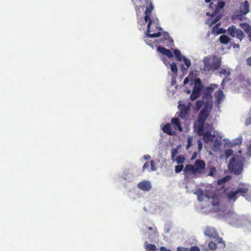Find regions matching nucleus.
Wrapping results in <instances>:
<instances>
[{"instance_id":"obj_1","label":"nucleus","mask_w":251,"mask_h":251,"mask_svg":"<svg viewBox=\"0 0 251 251\" xmlns=\"http://www.w3.org/2000/svg\"><path fill=\"white\" fill-rule=\"evenodd\" d=\"M198 133L202 136V139L205 143L214 141V150L218 151L222 144V138L216 136V131L212 125L208 124L199 123Z\"/></svg>"},{"instance_id":"obj_2","label":"nucleus","mask_w":251,"mask_h":251,"mask_svg":"<svg viewBox=\"0 0 251 251\" xmlns=\"http://www.w3.org/2000/svg\"><path fill=\"white\" fill-rule=\"evenodd\" d=\"M217 87L216 84H211L204 90L203 99L205 100V103L199 115L198 122L199 123H204L209 116L213 105L211 94Z\"/></svg>"},{"instance_id":"obj_3","label":"nucleus","mask_w":251,"mask_h":251,"mask_svg":"<svg viewBox=\"0 0 251 251\" xmlns=\"http://www.w3.org/2000/svg\"><path fill=\"white\" fill-rule=\"evenodd\" d=\"M213 205L217 207L216 210H215L216 212H218L219 215L224 217L229 224L237 227L242 226L243 218L242 216L238 215L231 209H228L226 207H223L215 203H213Z\"/></svg>"},{"instance_id":"obj_4","label":"nucleus","mask_w":251,"mask_h":251,"mask_svg":"<svg viewBox=\"0 0 251 251\" xmlns=\"http://www.w3.org/2000/svg\"><path fill=\"white\" fill-rule=\"evenodd\" d=\"M153 8V3L151 1H150L149 6H147V8L145 12V16L144 17V21L146 23L148 22V24L147 33L144 36V39L146 44L149 45L151 44V43L149 42V41H148V38H157L161 36L160 32H158L155 33H151V32L152 31L151 30V25L152 24L157 25H158L159 22L157 18L152 17L151 18H150V16Z\"/></svg>"},{"instance_id":"obj_5","label":"nucleus","mask_w":251,"mask_h":251,"mask_svg":"<svg viewBox=\"0 0 251 251\" xmlns=\"http://www.w3.org/2000/svg\"><path fill=\"white\" fill-rule=\"evenodd\" d=\"M205 168V163L201 159L196 160L193 165H186L183 170L184 172H191V174L196 177H201L203 174V171Z\"/></svg>"},{"instance_id":"obj_6","label":"nucleus","mask_w":251,"mask_h":251,"mask_svg":"<svg viewBox=\"0 0 251 251\" xmlns=\"http://www.w3.org/2000/svg\"><path fill=\"white\" fill-rule=\"evenodd\" d=\"M244 162L245 159L241 156L233 157L229 160L228 168L234 174L239 175L243 171Z\"/></svg>"},{"instance_id":"obj_7","label":"nucleus","mask_w":251,"mask_h":251,"mask_svg":"<svg viewBox=\"0 0 251 251\" xmlns=\"http://www.w3.org/2000/svg\"><path fill=\"white\" fill-rule=\"evenodd\" d=\"M204 66L202 70L204 72L214 71L221 66V60L217 57H205L203 58Z\"/></svg>"},{"instance_id":"obj_8","label":"nucleus","mask_w":251,"mask_h":251,"mask_svg":"<svg viewBox=\"0 0 251 251\" xmlns=\"http://www.w3.org/2000/svg\"><path fill=\"white\" fill-rule=\"evenodd\" d=\"M249 185H244V186L239 187L236 191L228 193L227 197L228 202L232 204L237 199L238 194H240L243 196L244 194L247 193L249 190Z\"/></svg>"},{"instance_id":"obj_9","label":"nucleus","mask_w":251,"mask_h":251,"mask_svg":"<svg viewBox=\"0 0 251 251\" xmlns=\"http://www.w3.org/2000/svg\"><path fill=\"white\" fill-rule=\"evenodd\" d=\"M202 88L203 86L200 78L196 79L194 84L193 91L190 95L191 100H195L200 96Z\"/></svg>"},{"instance_id":"obj_10","label":"nucleus","mask_w":251,"mask_h":251,"mask_svg":"<svg viewBox=\"0 0 251 251\" xmlns=\"http://www.w3.org/2000/svg\"><path fill=\"white\" fill-rule=\"evenodd\" d=\"M228 33L232 37H236L239 39L241 42L244 37V34L243 31L238 29L234 25L230 26L227 28Z\"/></svg>"},{"instance_id":"obj_11","label":"nucleus","mask_w":251,"mask_h":251,"mask_svg":"<svg viewBox=\"0 0 251 251\" xmlns=\"http://www.w3.org/2000/svg\"><path fill=\"white\" fill-rule=\"evenodd\" d=\"M138 187L144 191H150L151 184L150 181L143 180L138 184Z\"/></svg>"},{"instance_id":"obj_12","label":"nucleus","mask_w":251,"mask_h":251,"mask_svg":"<svg viewBox=\"0 0 251 251\" xmlns=\"http://www.w3.org/2000/svg\"><path fill=\"white\" fill-rule=\"evenodd\" d=\"M204 234L210 238H216L218 236V234L214 228L212 227H207L204 231Z\"/></svg>"},{"instance_id":"obj_13","label":"nucleus","mask_w":251,"mask_h":251,"mask_svg":"<svg viewBox=\"0 0 251 251\" xmlns=\"http://www.w3.org/2000/svg\"><path fill=\"white\" fill-rule=\"evenodd\" d=\"M215 97L217 99V107H220V104L225 99V95L221 90H219L215 94Z\"/></svg>"},{"instance_id":"obj_14","label":"nucleus","mask_w":251,"mask_h":251,"mask_svg":"<svg viewBox=\"0 0 251 251\" xmlns=\"http://www.w3.org/2000/svg\"><path fill=\"white\" fill-rule=\"evenodd\" d=\"M157 50L162 54L167 56L169 58H172L173 56V54L171 50L164 47L158 46L157 48Z\"/></svg>"},{"instance_id":"obj_15","label":"nucleus","mask_w":251,"mask_h":251,"mask_svg":"<svg viewBox=\"0 0 251 251\" xmlns=\"http://www.w3.org/2000/svg\"><path fill=\"white\" fill-rule=\"evenodd\" d=\"M194 194L197 195L198 201H204L205 199H208L206 194L201 189L197 190Z\"/></svg>"},{"instance_id":"obj_16","label":"nucleus","mask_w":251,"mask_h":251,"mask_svg":"<svg viewBox=\"0 0 251 251\" xmlns=\"http://www.w3.org/2000/svg\"><path fill=\"white\" fill-rule=\"evenodd\" d=\"M225 3L224 1H219L217 4L215 5L216 8L213 13L211 15L212 17L215 16L220 11V10L224 8Z\"/></svg>"},{"instance_id":"obj_17","label":"nucleus","mask_w":251,"mask_h":251,"mask_svg":"<svg viewBox=\"0 0 251 251\" xmlns=\"http://www.w3.org/2000/svg\"><path fill=\"white\" fill-rule=\"evenodd\" d=\"M220 25V24L219 23L212 28L211 30L212 34L216 33L217 34H220L226 32V29H223V28H218Z\"/></svg>"},{"instance_id":"obj_18","label":"nucleus","mask_w":251,"mask_h":251,"mask_svg":"<svg viewBox=\"0 0 251 251\" xmlns=\"http://www.w3.org/2000/svg\"><path fill=\"white\" fill-rule=\"evenodd\" d=\"M240 11L243 15H246L249 12V3L247 0L244 1Z\"/></svg>"},{"instance_id":"obj_19","label":"nucleus","mask_w":251,"mask_h":251,"mask_svg":"<svg viewBox=\"0 0 251 251\" xmlns=\"http://www.w3.org/2000/svg\"><path fill=\"white\" fill-rule=\"evenodd\" d=\"M172 123L174 125L175 129H178L180 132H181L182 131V128L181 126L179 120L178 118H173L172 119Z\"/></svg>"},{"instance_id":"obj_20","label":"nucleus","mask_w":251,"mask_h":251,"mask_svg":"<svg viewBox=\"0 0 251 251\" xmlns=\"http://www.w3.org/2000/svg\"><path fill=\"white\" fill-rule=\"evenodd\" d=\"M207 169L209 170V173L207 175V176L216 178L217 176V170L215 167L207 166Z\"/></svg>"},{"instance_id":"obj_21","label":"nucleus","mask_w":251,"mask_h":251,"mask_svg":"<svg viewBox=\"0 0 251 251\" xmlns=\"http://www.w3.org/2000/svg\"><path fill=\"white\" fill-rule=\"evenodd\" d=\"M240 26L249 37L251 34V26L247 23L241 24Z\"/></svg>"},{"instance_id":"obj_22","label":"nucleus","mask_w":251,"mask_h":251,"mask_svg":"<svg viewBox=\"0 0 251 251\" xmlns=\"http://www.w3.org/2000/svg\"><path fill=\"white\" fill-rule=\"evenodd\" d=\"M219 40L221 43L227 45L230 42L231 39L227 35L224 34L220 37Z\"/></svg>"},{"instance_id":"obj_23","label":"nucleus","mask_w":251,"mask_h":251,"mask_svg":"<svg viewBox=\"0 0 251 251\" xmlns=\"http://www.w3.org/2000/svg\"><path fill=\"white\" fill-rule=\"evenodd\" d=\"M189 110V107L183 106L182 108L180 109V112L178 116L182 118H184L188 114Z\"/></svg>"},{"instance_id":"obj_24","label":"nucleus","mask_w":251,"mask_h":251,"mask_svg":"<svg viewBox=\"0 0 251 251\" xmlns=\"http://www.w3.org/2000/svg\"><path fill=\"white\" fill-rule=\"evenodd\" d=\"M242 142V139L241 137H238L237 138L233 139L228 143L229 146H233L240 145Z\"/></svg>"},{"instance_id":"obj_25","label":"nucleus","mask_w":251,"mask_h":251,"mask_svg":"<svg viewBox=\"0 0 251 251\" xmlns=\"http://www.w3.org/2000/svg\"><path fill=\"white\" fill-rule=\"evenodd\" d=\"M144 246L146 251H156V248L154 244H149L146 242Z\"/></svg>"},{"instance_id":"obj_26","label":"nucleus","mask_w":251,"mask_h":251,"mask_svg":"<svg viewBox=\"0 0 251 251\" xmlns=\"http://www.w3.org/2000/svg\"><path fill=\"white\" fill-rule=\"evenodd\" d=\"M162 130L164 132H165L169 135H172L173 134V133L171 129V126H170V124H166L163 126Z\"/></svg>"},{"instance_id":"obj_27","label":"nucleus","mask_w":251,"mask_h":251,"mask_svg":"<svg viewBox=\"0 0 251 251\" xmlns=\"http://www.w3.org/2000/svg\"><path fill=\"white\" fill-rule=\"evenodd\" d=\"M174 54L175 57L179 61H181L182 57L184 56L182 55L180 51L177 49H175L174 51Z\"/></svg>"},{"instance_id":"obj_28","label":"nucleus","mask_w":251,"mask_h":251,"mask_svg":"<svg viewBox=\"0 0 251 251\" xmlns=\"http://www.w3.org/2000/svg\"><path fill=\"white\" fill-rule=\"evenodd\" d=\"M205 101H204V100H198L196 102V105L195 109L197 111L201 109V108L202 107L203 104L204 103L205 104Z\"/></svg>"},{"instance_id":"obj_29","label":"nucleus","mask_w":251,"mask_h":251,"mask_svg":"<svg viewBox=\"0 0 251 251\" xmlns=\"http://www.w3.org/2000/svg\"><path fill=\"white\" fill-rule=\"evenodd\" d=\"M230 179V177L228 176H226V177H223L218 180V184L219 185H222L224 184L226 181H228Z\"/></svg>"},{"instance_id":"obj_30","label":"nucleus","mask_w":251,"mask_h":251,"mask_svg":"<svg viewBox=\"0 0 251 251\" xmlns=\"http://www.w3.org/2000/svg\"><path fill=\"white\" fill-rule=\"evenodd\" d=\"M123 177L128 182H132L133 180V177L131 174L123 175Z\"/></svg>"},{"instance_id":"obj_31","label":"nucleus","mask_w":251,"mask_h":251,"mask_svg":"<svg viewBox=\"0 0 251 251\" xmlns=\"http://www.w3.org/2000/svg\"><path fill=\"white\" fill-rule=\"evenodd\" d=\"M182 60H183L185 65L186 66L187 68H189L191 65V61L188 58H186L185 56H183L182 57Z\"/></svg>"},{"instance_id":"obj_32","label":"nucleus","mask_w":251,"mask_h":251,"mask_svg":"<svg viewBox=\"0 0 251 251\" xmlns=\"http://www.w3.org/2000/svg\"><path fill=\"white\" fill-rule=\"evenodd\" d=\"M170 68L171 71L175 74H176L177 72V67L176 64L175 63H172L170 65Z\"/></svg>"},{"instance_id":"obj_33","label":"nucleus","mask_w":251,"mask_h":251,"mask_svg":"<svg viewBox=\"0 0 251 251\" xmlns=\"http://www.w3.org/2000/svg\"><path fill=\"white\" fill-rule=\"evenodd\" d=\"M233 151L230 149L226 150L225 151V154L226 158H228V157H229L233 154Z\"/></svg>"},{"instance_id":"obj_34","label":"nucleus","mask_w":251,"mask_h":251,"mask_svg":"<svg viewBox=\"0 0 251 251\" xmlns=\"http://www.w3.org/2000/svg\"><path fill=\"white\" fill-rule=\"evenodd\" d=\"M220 74L228 76L230 75V72L226 69H222L220 72Z\"/></svg>"},{"instance_id":"obj_35","label":"nucleus","mask_w":251,"mask_h":251,"mask_svg":"<svg viewBox=\"0 0 251 251\" xmlns=\"http://www.w3.org/2000/svg\"><path fill=\"white\" fill-rule=\"evenodd\" d=\"M192 141H193V137L192 136H189L188 137V141H187V149H189L192 144Z\"/></svg>"},{"instance_id":"obj_36","label":"nucleus","mask_w":251,"mask_h":251,"mask_svg":"<svg viewBox=\"0 0 251 251\" xmlns=\"http://www.w3.org/2000/svg\"><path fill=\"white\" fill-rule=\"evenodd\" d=\"M183 165H178L175 167V172L176 173H180L183 169Z\"/></svg>"},{"instance_id":"obj_37","label":"nucleus","mask_w":251,"mask_h":251,"mask_svg":"<svg viewBox=\"0 0 251 251\" xmlns=\"http://www.w3.org/2000/svg\"><path fill=\"white\" fill-rule=\"evenodd\" d=\"M162 35L164 40H167L170 39L169 34L166 31H164L162 33L161 32V35Z\"/></svg>"},{"instance_id":"obj_38","label":"nucleus","mask_w":251,"mask_h":251,"mask_svg":"<svg viewBox=\"0 0 251 251\" xmlns=\"http://www.w3.org/2000/svg\"><path fill=\"white\" fill-rule=\"evenodd\" d=\"M251 124V114L249 113L248 118L246 119L245 125L248 126Z\"/></svg>"},{"instance_id":"obj_39","label":"nucleus","mask_w":251,"mask_h":251,"mask_svg":"<svg viewBox=\"0 0 251 251\" xmlns=\"http://www.w3.org/2000/svg\"><path fill=\"white\" fill-rule=\"evenodd\" d=\"M184 160L185 158L180 156H178L176 159V161L178 164H181L183 163Z\"/></svg>"},{"instance_id":"obj_40","label":"nucleus","mask_w":251,"mask_h":251,"mask_svg":"<svg viewBox=\"0 0 251 251\" xmlns=\"http://www.w3.org/2000/svg\"><path fill=\"white\" fill-rule=\"evenodd\" d=\"M222 18V16L220 14H219L216 16V18L213 20L211 24H214L217 23Z\"/></svg>"},{"instance_id":"obj_41","label":"nucleus","mask_w":251,"mask_h":251,"mask_svg":"<svg viewBox=\"0 0 251 251\" xmlns=\"http://www.w3.org/2000/svg\"><path fill=\"white\" fill-rule=\"evenodd\" d=\"M208 246H209V248L211 250H214L215 249H216V244L215 243H214V242H210L209 243Z\"/></svg>"},{"instance_id":"obj_42","label":"nucleus","mask_w":251,"mask_h":251,"mask_svg":"<svg viewBox=\"0 0 251 251\" xmlns=\"http://www.w3.org/2000/svg\"><path fill=\"white\" fill-rule=\"evenodd\" d=\"M178 153V151L177 149H174L172 150L171 152L172 157L173 158L175 157Z\"/></svg>"},{"instance_id":"obj_43","label":"nucleus","mask_w":251,"mask_h":251,"mask_svg":"<svg viewBox=\"0 0 251 251\" xmlns=\"http://www.w3.org/2000/svg\"><path fill=\"white\" fill-rule=\"evenodd\" d=\"M150 163H151V171H156V167H155V166L154 165L153 161V160L151 161Z\"/></svg>"},{"instance_id":"obj_44","label":"nucleus","mask_w":251,"mask_h":251,"mask_svg":"<svg viewBox=\"0 0 251 251\" xmlns=\"http://www.w3.org/2000/svg\"><path fill=\"white\" fill-rule=\"evenodd\" d=\"M188 249L184 247H178L177 248V251H188Z\"/></svg>"},{"instance_id":"obj_45","label":"nucleus","mask_w":251,"mask_h":251,"mask_svg":"<svg viewBox=\"0 0 251 251\" xmlns=\"http://www.w3.org/2000/svg\"><path fill=\"white\" fill-rule=\"evenodd\" d=\"M189 251H200V249L197 246H193L190 249Z\"/></svg>"},{"instance_id":"obj_46","label":"nucleus","mask_w":251,"mask_h":251,"mask_svg":"<svg viewBox=\"0 0 251 251\" xmlns=\"http://www.w3.org/2000/svg\"><path fill=\"white\" fill-rule=\"evenodd\" d=\"M216 238H217L216 241L218 243H224V241L222 238L219 237L217 236ZM223 245H224V247H225V244H223Z\"/></svg>"},{"instance_id":"obj_47","label":"nucleus","mask_w":251,"mask_h":251,"mask_svg":"<svg viewBox=\"0 0 251 251\" xmlns=\"http://www.w3.org/2000/svg\"><path fill=\"white\" fill-rule=\"evenodd\" d=\"M161 60H162L164 62V63L166 66H168L169 62L166 59H165L164 57L160 56Z\"/></svg>"},{"instance_id":"obj_48","label":"nucleus","mask_w":251,"mask_h":251,"mask_svg":"<svg viewBox=\"0 0 251 251\" xmlns=\"http://www.w3.org/2000/svg\"><path fill=\"white\" fill-rule=\"evenodd\" d=\"M198 143L199 150H201L202 148V143H201L200 139L198 140Z\"/></svg>"},{"instance_id":"obj_49","label":"nucleus","mask_w":251,"mask_h":251,"mask_svg":"<svg viewBox=\"0 0 251 251\" xmlns=\"http://www.w3.org/2000/svg\"><path fill=\"white\" fill-rule=\"evenodd\" d=\"M246 62L248 65L251 66V56L247 58Z\"/></svg>"},{"instance_id":"obj_50","label":"nucleus","mask_w":251,"mask_h":251,"mask_svg":"<svg viewBox=\"0 0 251 251\" xmlns=\"http://www.w3.org/2000/svg\"><path fill=\"white\" fill-rule=\"evenodd\" d=\"M149 167V163L148 162H146V163H145L143 166V171H145V169L147 168H148Z\"/></svg>"},{"instance_id":"obj_51","label":"nucleus","mask_w":251,"mask_h":251,"mask_svg":"<svg viewBox=\"0 0 251 251\" xmlns=\"http://www.w3.org/2000/svg\"><path fill=\"white\" fill-rule=\"evenodd\" d=\"M160 251H171V250L167 249L165 247H161L160 249Z\"/></svg>"},{"instance_id":"obj_52","label":"nucleus","mask_w":251,"mask_h":251,"mask_svg":"<svg viewBox=\"0 0 251 251\" xmlns=\"http://www.w3.org/2000/svg\"><path fill=\"white\" fill-rule=\"evenodd\" d=\"M151 156L149 154L145 155L143 156V158L144 160H149V159H151Z\"/></svg>"},{"instance_id":"obj_53","label":"nucleus","mask_w":251,"mask_h":251,"mask_svg":"<svg viewBox=\"0 0 251 251\" xmlns=\"http://www.w3.org/2000/svg\"><path fill=\"white\" fill-rule=\"evenodd\" d=\"M189 82V79L188 78V77H186L184 80V81H183V83L184 85H186L187 84H188Z\"/></svg>"},{"instance_id":"obj_54","label":"nucleus","mask_w":251,"mask_h":251,"mask_svg":"<svg viewBox=\"0 0 251 251\" xmlns=\"http://www.w3.org/2000/svg\"><path fill=\"white\" fill-rule=\"evenodd\" d=\"M228 80V79H227L226 77L225 78H224L222 81V85H223L224 83L227 82Z\"/></svg>"},{"instance_id":"obj_55","label":"nucleus","mask_w":251,"mask_h":251,"mask_svg":"<svg viewBox=\"0 0 251 251\" xmlns=\"http://www.w3.org/2000/svg\"><path fill=\"white\" fill-rule=\"evenodd\" d=\"M176 81L175 79H173L172 80V82H171V85H175L176 84Z\"/></svg>"},{"instance_id":"obj_56","label":"nucleus","mask_w":251,"mask_h":251,"mask_svg":"<svg viewBox=\"0 0 251 251\" xmlns=\"http://www.w3.org/2000/svg\"><path fill=\"white\" fill-rule=\"evenodd\" d=\"M233 47L234 48H239V45L238 44H234Z\"/></svg>"},{"instance_id":"obj_57","label":"nucleus","mask_w":251,"mask_h":251,"mask_svg":"<svg viewBox=\"0 0 251 251\" xmlns=\"http://www.w3.org/2000/svg\"><path fill=\"white\" fill-rule=\"evenodd\" d=\"M196 156H197V153H196V152H195V153H194V154L193 155V156H192V158H191V159H195V157H196Z\"/></svg>"},{"instance_id":"obj_58","label":"nucleus","mask_w":251,"mask_h":251,"mask_svg":"<svg viewBox=\"0 0 251 251\" xmlns=\"http://www.w3.org/2000/svg\"><path fill=\"white\" fill-rule=\"evenodd\" d=\"M156 28L157 29H158V30H162V27H160V26H156Z\"/></svg>"},{"instance_id":"obj_59","label":"nucleus","mask_w":251,"mask_h":251,"mask_svg":"<svg viewBox=\"0 0 251 251\" xmlns=\"http://www.w3.org/2000/svg\"><path fill=\"white\" fill-rule=\"evenodd\" d=\"M191 90H187V93L188 94H190V93H191Z\"/></svg>"},{"instance_id":"obj_60","label":"nucleus","mask_w":251,"mask_h":251,"mask_svg":"<svg viewBox=\"0 0 251 251\" xmlns=\"http://www.w3.org/2000/svg\"><path fill=\"white\" fill-rule=\"evenodd\" d=\"M211 0H205V1L206 2V3H208L209 2H210Z\"/></svg>"},{"instance_id":"obj_61","label":"nucleus","mask_w":251,"mask_h":251,"mask_svg":"<svg viewBox=\"0 0 251 251\" xmlns=\"http://www.w3.org/2000/svg\"><path fill=\"white\" fill-rule=\"evenodd\" d=\"M152 229H153V228H152V227H149V230H152Z\"/></svg>"},{"instance_id":"obj_62","label":"nucleus","mask_w":251,"mask_h":251,"mask_svg":"<svg viewBox=\"0 0 251 251\" xmlns=\"http://www.w3.org/2000/svg\"><path fill=\"white\" fill-rule=\"evenodd\" d=\"M206 15L209 16L210 15V13L209 12H206Z\"/></svg>"},{"instance_id":"obj_63","label":"nucleus","mask_w":251,"mask_h":251,"mask_svg":"<svg viewBox=\"0 0 251 251\" xmlns=\"http://www.w3.org/2000/svg\"><path fill=\"white\" fill-rule=\"evenodd\" d=\"M151 30H152V31L151 32H151H152L153 31H154V30L153 29V28H151Z\"/></svg>"},{"instance_id":"obj_64","label":"nucleus","mask_w":251,"mask_h":251,"mask_svg":"<svg viewBox=\"0 0 251 251\" xmlns=\"http://www.w3.org/2000/svg\"><path fill=\"white\" fill-rule=\"evenodd\" d=\"M249 113H251V109H250V112H249Z\"/></svg>"}]
</instances>
